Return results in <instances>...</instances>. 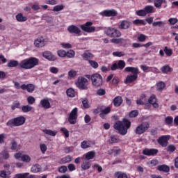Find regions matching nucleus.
Returning <instances> with one entry per match:
<instances>
[{
  "instance_id": "f257e3e1",
  "label": "nucleus",
  "mask_w": 178,
  "mask_h": 178,
  "mask_svg": "<svg viewBox=\"0 0 178 178\" xmlns=\"http://www.w3.org/2000/svg\"><path fill=\"white\" fill-rule=\"evenodd\" d=\"M37 65H38V58L34 57L22 60L19 63L16 60H10L7 63L8 67H17V66H19L21 69L26 70L33 69Z\"/></svg>"
},
{
  "instance_id": "f03ea898",
  "label": "nucleus",
  "mask_w": 178,
  "mask_h": 178,
  "mask_svg": "<svg viewBox=\"0 0 178 178\" xmlns=\"http://www.w3.org/2000/svg\"><path fill=\"white\" fill-rule=\"evenodd\" d=\"M131 122L127 119H124L122 122L118 121L114 124L113 127L115 130H118L122 136H126L127 134V130L131 127Z\"/></svg>"
},
{
  "instance_id": "7ed1b4c3",
  "label": "nucleus",
  "mask_w": 178,
  "mask_h": 178,
  "mask_svg": "<svg viewBox=\"0 0 178 178\" xmlns=\"http://www.w3.org/2000/svg\"><path fill=\"white\" fill-rule=\"evenodd\" d=\"M87 79H90L92 81V85L94 87H101L104 83V79H102V76L98 73L93 74L92 75L87 74L86 75Z\"/></svg>"
},
{
  "instance_id": "20e7f679",
  "label": "nucleus",
  "mask_w": 178,
  "mask_h": 178,
  "mask_svg": "<svg viewBox=\"0 0 178 178\" xmlns=\"http://www.w3.org/2000/svg\"><path fill=\"white\" fill-rule=\"evenodd\" d=\"M104 33L111 38H119V37H122V32L115 28L108 27L105 30Z\"/></svg>"
},
{
  "instance_id": "39448f33",
  "label": "nucleus",
  "mask_w": 178,
  "mask_h": 178,
  "mask_svg": "<svg viewBox=\"0 0 178 178\" xmlns=\"http://www.w3.org/2000/svg\"><path fill=\"white\" fill-rule=\"evenodd\" d=\"M26 122V118L19 116L14 119L10 120L7 122L8 126H22Z\"/></svg>"
},
{
  "instance_id": "423d86ee",
  "label": "nucleus",
  "mask_w": 178,
  "mask_h": 178,
  "mask_svg": "<svg viewBox=\"0 0 178 178\" xmlns=\"http://www.w3.org/2000/svg\"><path fill=\"white\" fill-rule=\"evenodd\" d=\"M148 129H149V124H148V122H143L136 127L135 134L138 136H141V134H144Z\"/></svg>"
},
{
  "instance_id": "0eeeda50",
  "label": "nucleus",
  "mask_w": 178,
  "mask_h": 178,
  "mask_svg": "<svg viewBox=\"0 0 178 178\" xmlns=\"http://www.w3.org/2000/svg\"><path fill=\"white\" fill-rule=\"evenodd\" d=\"M88 83V80L86 79L84 76L79 77L77 81L75 83L76 87L80 90H87V83Z\"/></svg>"
},
{
  "instance_id": "6e6552de",
  "label": "nucleus",
  "mask_w": 178,
  "mask_h": 178,
  "mask_svg": "<svg viewBox=\"0 0 178 178\" xmlns=\"http://www.w3.org/2000/svg\"><path fill=\"white\" fill-rule=\"evenodd\" d=\"M81 30L83 31H86V33H94L95 31V28L92 26V22H88L80 26Z\"/></svg>"
},
{
  "instance_id": "1a4fd4ad",
  "label": "nucleus",
  "mask_w": 178,
  "mask_h": 178,
  "mask_svg": "<svg viewBox=\"0 0 178 178\" xmlns=\"http://www.w3.org/2000/svg\"><path fill=\"white\" fill-rule=\"evenodd\" d=\"M68 122L70 124H76L77 123V108H74L70 113Z\"/></svg>"
},
{
  "instance_id": "9d476101",
  "label": "nucleus",
  "mask_w": 178,
  "mask_h": 178,
  "mask_svg": "<svg viewBox=\"0 0 178 178\" xmlns=\"http://www.w3.org/2000/svg\"><path fill=\"white\" fill-rule=\"evenodd\" d=\"M99 15L106 17H114L115 16H118V11L115 9L105 10L99 13Z\"/></svg>"
},
{
  "instance_id": "9b49d317",
  "label": "nucleus",
  "mask_w": 178,
  "mask_h": 178,
  "mask_svg": "<svg viewBox=\"0 0 178 178\" xmlns=\"http://www.w3.org/2000/svg\"><path fill=\"white\" fill-rule=\"evenodd\" d=\"M169 138H170V136L169 135L162 136L157 140V143L159 145H161V147H168V141H169Z\"/></svg>"
},
{
  "instance_id": "f8f14e48",
  "label": "nucleus",
  "mask_w": 178,
  "mask_h": 178,
  "mask_svg": "<svg viewBox=\"0 0 178 178\" xmlns=\"http://www.w3.org/2000/svg\"><path fill=\"white\" fill-rule=\"evenodd\" d=\"M47 44V41L43 37H39L34 40V45L36 48H42Z\"/></svg>"
},
{
  "instance_id": "ddd939ff",
  "label": "nucleus",
  "mask_w": 178,
  "mask_h": 178,
  "mask_svg": "<svg viewBox=\"0 0 178 178\" xmlns=\"http://www.w3.org/2000/svg\"><path fill=\"white\" fill-rule=\"evenodd\" d=\"M4 168L7 169V171L3 170L0 172V177L3 178H7L8 175H11L13 172V169H10V165L5 164ZM10 169V170H9Z\"/></svg>"
},
{
  "instance_id": "4468645a",
  "label": "nucleus",
  "mask_w": 178,
  "mask_h": 178,
  "mask_svg": "<svg viewBox=\"0 0 178 178\" xmlns=\"http://www.w3.org/2000/svg\"><path fill=\"white\" fill-rule=\"evenodd\" d=\"M42 56L44 59H47V60H50V62H54V60H56V56L52 54L51 51H46L42 53Z\"/></svg>"
},
{
  "instance_id": "2eb2a0df",
  "label": "nucleus",
  "mask_w": 178,
  "mask_h": 178,
  "mask_svg": "<svg viewBox=\"0 0 178 178\" xmlns=\"http://www.w3.org/2000/svg\"><path fill=\"white\" fill-rule=\"evenodd\" d=\"M81 56L83 60H88V62H90L91 59H94V54H92L90 50L85 51L84 53L82 54Z\"/></svg>"
},
{
  "instance_id": "dca6fc26",
  "label": "nucleus",
  "mask_w": 178,
  "mask_h": 178,
  "mask_svg": "<svg viewBox=\"0 0 178 178\" xmlns=\"http://www.w3.org/2000/svg\"><path fill=\"white\" fill-rule=\"evenodd\" d=\"M131 25V24L130 23V22L127 21V20H123L121 21L118 28L120 30H127V29L130 28V26Z\"/></svg>"
},
{
  "instance_id": "f3484780",
  "label": "nucleus",
  "mask_w": 178,
  "mask_h": 178,
  "mask_svg": "<svg viewBox=\"0 0 178 178\" xmlns=\"http://www.w3.org/2000/svg\"><path fill=\"white\" fill-rule=\"evenodd\" d=\"M109 113H111V107L102 106V111L99 113V116L102 119H105L106 118V115Z\"/></svg>"
},
{
  "instance_id": "a211bd4d",
  "label": "nucleus",
  "mask_w": 178,
  "mask_h": 178,
  "mask_svg": "<svg viewBox=\"0 0 178 178\" xmlns=\"http://www.w3.org/2000/svg\"><path fill=\"white\" fill-rule=\"evenodd\" d=\"M144 155H147V156H154L158 154V149H145L143 151Z\"/></svg>"
},
{
  "instance_id": "6ab92c4d",
  "label": "nucleus",
  "mask_w": 178,
  "mask_h": 178,
  "mask_svg": "<svg viewBox=\"0 0 178 178\" xmlns=\"http://www.w3.org/2000/svg\"><path fill=\"white\" fill-rule=\"evenodd\" d=\"M84 158L85 159H86V161L94 159V158H95V151H90L86 153L85 154L83 155L81 159H84Z\"/></svg>"
},
{
  "instance_id": "aec40b11",
  "label": "nucleus",
  "mask_w": 178,
  "mask_h": 178,
  "mask_svg": "<svg viewBox=\"0 0 178 178\" xmlns=\"http://www.w3.org/2000/svg\"><path fill=\"white\" fill-rule=\"evenodd\" d=\"M51 99L44 98L40 100V104L44 109H49L51 108V103L49 102Z\"/></svg>"
},
{
  "instance_id": "412c9836",
  "label": "nucleus",
  "mask_w": 178,
  "mask_h": 178,
  "mask_svg": "<svg viewBox=\"0 0 178 178\" xmlns=\"http://www.w3.org/2000/svg\"><path fill=\"white\" fill-rule=\"evenodd\" d=\"M22 90H26L28 92H33L35 90V86L33 84H23L21 86Z\"/></svg>"
},
{
  "instance_id": "4be33fe9",
  "label": "nucleus",
  "mask_w": 178,
  "mask_h": 178,
  "mask_svg": "<svg viewBox=\"0 0 178 178\" xmlns=\"http://www.w3.org/2000/svg\"><path fill=\"white\" fill-rule=\"evenodd\" d=\"M67 30L70 33H74V34H78V35H80V33H81L80 29L74 25L68 26Z\"/></svg>"
},
{
  "instance_id": "5701e85b",
  "label": "nucleus",
  "mask_w": 178,
  "mask_h": 178,
  "mask_svg": "<svg viewBox=\"0 0 178 178\" xmlns=\"http://www.w3.org/2000/svg\"><path fill=\"white\" fill-rule=\"evenodd\" d=\"M138 75H133V74L127 75V76L124 81V83H125V84L133 83V81H136V79H138Z\"/></svg>"
},
{
  "instance_id": "b1692460",
  "label": "nucleus",
  "mask_w": 178,
  "mask_h": 178,
  "mask_svg": "<svg viewBox=\"0 0 178 178\" xmlns=\"http://www.w3.org/2000/svg\"><path fill=\"white\" fill-rule=\"evenodd\" d=\"M125 72H130L133 75L138 76V68L135 67H127L124 68Z\"/></svg>"
},
{
  "instance_id": "393cba45",
  "label": "nucleus",
  "mask_w": 178,
  "mask_h": 178,
  "mask_svg": "<svg viewBox=\"0 0 178 178\" xmlns=\"http://www.w3.org/2000/svg\"><path fill=\"white\" fill-rule=\"evenodd\" d=\"M149 103L151 104L154 108H159V104L156 103V97L155 95H152L149 97Z\"/></svg>"
},
{
  "instance_id": "a878e982",
  "label": "nucleus",
  "mask_w": 178,
  "mask_h": 178,
  "mask_svg": "<svg viewBox=\"0 0 178 178\" xmlns=\"http://www.w3.org/2000/svg\"><path fill=\"white\" fill-rule=\"evenodd\" d=\"M81 168L82 170H88L91 168V163L87 160L82 162Z\"/></svg>"
},
{
  "instance_id": "bb28decb",
  "label": "nucleus",
  "mask_w": 178,
  "mask_h": 178,
  "mask_svg": "<svg viewBox=\"0 0 178 178\" xmlns=\"http://www.w3.org/2000/svg\"><path fill=\"white\" fill-rule=\"evenodd\" d=\"M16 20L19 22L20 23L23 22H26L27 20V17L24 16L23 13H18L16 16H15Z\"/></svg>"
},
{
  "instance_id": "cd10ccee",
  "label": "nucleus",
  "mask_w": 178,
  "mask_h": 178,
  "mask_svg": "<svg viewBox=\"0 0 178 178\" xmlns=\"http://www.w3.org/2000/svg\"><path fill=\"white\" fill-rule=\"evenodd\" d=\"M122 102L123 99L120 96H118L113 99V104L115 106H120Z\"/></svg>"
},
{
  "instance_id": "c85d7f7f",
  "label": "nucleus",
  "mask_w": 178,
  "mask_h": 178,
  "mask_svg": "<svg viewBox=\"0 0 178 178\" xmlns=\"http://www.w3.org/2000/svg\"><path fill=\"white\" fill-rule=\"evenodd\" d=\"M111 42H112V44H124V42H126V39L122 38H113L111 40Z\"/></svg>"
},
{
  "instance_id": "c756f323",
  "label": "nucleus",
  "mask_w": 178,
  "mask_h": 178,
  "mask_svg": "<svg viewBox=\"0 0 178 178\" xmlns=\"http://www.w3.org/2000/svg\"><path fill=\"white\" fill-rule=\"evenodd\" d=\"M119 141H120V139L115 135H112L108 140L110 144H116L119 143Z\"/></svg>"
},
{
  "instance_id": "7c9ffc66",
  "label": "nucleus",
  "mask_w": 178,
  "mask_h": 178,
  "mask_svg": "<svg viewBox=\"0 0 178 178\" xmlns=\"http://www.w3.org/2000/svg\"><path fill=\"white\" fill-rule=\"evenodd\" d=\"M157 169L160 172H165V173H168V172H169V170H170V168H169V166H168L166 165H159L157 167Z\"/></svg>"
},
{
  "instance_id": "2f4dec72",
  "label": "nucleus",
  "mask_w": 178,
  "mask_h": 178,
  "mask_svg": "<svg viewBox=\"0 0 178 178\" xmlns=\"http://www.w3.org/2000/svg\"><path fill=\"white\" fill-rule=\"evenodd\" d=\"M43 133H44V134H47V136H51V137H55V136L58 134V131H52L51 129H44Z\"/></svg>"
},
{
  "instance_id": "473e14b6",
  "label": "nucleus",
  "mask_w": 178,
  "mask_h": 178,
  "mask_svg": "<svg viewBox=\"0 0 178 178\" xmlns=\"http://www.w3.org/2000/svg\"><path fill=\"white\" fill-rule=\"evenodd\" d=\"M69 162H72V156L68 155L61 159L59 161V163H61L62 165H63L65 163H69Z\"/></svg>"
},
{
  "instance_id": "72a5a7b5",
  "label": "nucleus",
  "mask_w": 178,
  "mask_h": 178,
  "mask_svg": "<svg viewBox=\"0 0 178 178\" xmlns=\"http://www.w3.org/2000/svg\"><path fill=\"white\" fill-rule=\"evenodd\" d=\"M0 158L1 159H9V152L6 149L3 150L0 152Z\"/></svg>"
},
{
  "instance_id": "f704fd0d",
  "label": "nucleus",
  "mask_w": 178,
  "mask_h": 178,
  "mask_svg": "<svg viewBox=\"0 0 178 178\" xmlns=\"http://www.w3.org/2000/svg\"><path fill=\"white\" fill-rule=\"evenodd\" d=\"M145 95H141L140 97L138 100H136V104L138 105H144V104H145V102H147V100H145Z\"/></svg>"
},
{
  "instance_id": "c9c22d12",
  "label": "nucleus",
  "mask_w": 178,
  "mask_h": 178,
  "mask_svg": "<svg viewBox=\"0 0 178 178\" xmlns=\"http://www.w3.org/2000/svg\"><path fill=\"white\" fill-rule=\"evenodd\" d=\"M34 108L29 105L22 106V111L24 112V113H27L28 112H31Z\"/></svg>"
},
{
  "instance_id": "e433bc0d",
  "label": "nucleus",
  "mask_w": 178,
  "mask_h": 178,
  "mask_svg": "<svg viewBox=\"0 0 178 178\" xmlns=\"http://www.w3.org/2000/svg\"><path fill=\"white\" fill-rule=\"evenodd\" d=\"M114 176L116 178H129V177L127 176V174L123 172H116L114 174Z\"/></svg>"
},
{
  "instance_id": "4c0bfd02",
  "label": "nucleus",
  "mask_w": 178,
  "mask_h": 178,
  "mask_svg": "<svg viewBox=\"0 0 178 178\" xmlns=\"http://www.w3.org/2000/svg\"><path fill=\"white\" fill-rule=\"evenodd\" d=\"M161 70L162 73H164V74L170 73L172 71L170 66H169L168 65L163 66L161 67Z\"/></svg>"
},
{
  "instance_id": "58836bf2",
  "label": "nucleus",
  "mask_w": 178,
  "mask_h": 178,
  "mask_svg": "<svg viewBox=\"0 0 178 178\" xmlns=\"http://www.w3.org/2000/svg\"><path fill=\"white\" fill-rule=\"evenodd\" d=\"M165 87H166V85L165 84V82L160 81L156 83V90L157 91H162Z\"/></svg>"
},
{
  "instance_id": "ea45409f",
  "label": "nucleus",
  "mask_w": 178,
  "mask_h": 178,
  "mask_svg": "<svg viewBox=\"0 0 178 178\" xmlns=\"http://www.w3.org/2000/svg\"><path fill=\"white\" fill-rule=\"evenodd\" d=\"M31 172H33V173H38V172H41V165L38 164L33 165L31 168Z\"/></svg>"
},
{
  "instance_id": "a19ab883",
  "label": "nucleus",
  "mask_w": 178,
  "mask_h": 178,
  "mask_svg": "<svg viewBox=\"0 0 178 178\" xmlns=\"http://www.w3.org/2000/svg\"><path fill=\"white\" fill-rule=\"evenodd\" d=\"M133 24H136V26H138V24L145 26V24H147V22H145V19H135L133 21Z\"/></svg>"
},
{
  "instance_id": "79ce46f5",
  "label": "nucleus",
  "mask_w": 178,
  "mask_h": 178,
  "mask_svg": "<svg viewBox=\"0 0 178 178\" xmlns=\"http://www.w3.org/2000/svg\"><path fill=\"white\" fill-rule=\"evenodd\" d=\"M165 2V0H154V5L155 8H157L158 9H161L162 7V3Z\"/></svg>"
},
{
  "instance_id": "37998d69",
  "label": "nucleus",
  "mask_w": 178,
  "mask_h": 178,
  "mask_svg": "<svg viewBox=\"0 0 178 178\" xmlns=\"http://www.w3.org/2000/svg\"><path fill=\"white\" fill-rule=\"evenodd\" d=\"M21 161L26 163H29V162H31V157L29 154H23Z\"/></svg>"
},
{
  "instance_id": "c03bdc74",
  "label": "nucleus",
  "mask_w": 178,
  "mask_h": 178,
  "mask_svg": "<svg viewBox=\"0 0 178 178\" xmlns=\"http://www.w3.org/2000/svg\"><path fill=\"white\" fill-rule=\"evenodd\" d=\"M90 147H91V144H90L89 142L87 140H83L81 143V148H82L83 149H87V148H90Z\"/></svg>"
},
{
  "instance_id": "a18cd8bd",
  "label": "nucleus",
  "mask_w": 178,
  "mask_h": 178,
  "mask_svg": "<svg viewBox=\"0 0 178 178\" xmlns=\"http://www.w3.org/2000/svg\"><path fill=\"white\" fill-rule=\"evenodd\" d=\"M42 20H45L47 23H51L54 20V18L47 14H44L42 16Z\"/></svg>"
},
{
  "instance_id": "49530a36",
  "label": "nucleus",
  "mask_w": 178,
  "mask_h": 178,
  "mask_svg": "<svg viewBox=\"0 0 178 178\" xmlns=\"http://www.w3.org/2000/svg\"><path fill=\"white\" fill-rule=\"evenodd\" d=\"M155 9L154 8V6H147L145 7V12L147 13H154Z\"/></svg>"
},
{
  "instance_id": "de8ad7c7",
  "label": "nucleus",
  "mask_w": 178,
  "mask_h": 178,
  "mask_svg": "<svg viewBox=\"0 0 178 178\" xmlns=\"http://www.w3.org/2000/svg\"><path fill=\"white\" fill-rule=\"evenodd\" d=\"M63 9H65V6L62 4L57 5L53 8V12H60V10H63Z\"/></svg>"
},
{
  "instance_id": "09e8293b",
  "label": "nucleus",
  "mask_w": 178,
  "mask_h": 178,
  "mask_svg": "<svg viewBox=\"0 0 178 178\" xmlns=\"http://www.w3.org/2000/svg\"><path fill=\"white\" fill-rule=\"evenodd\" d=\"M66 94H67V97H70L71 98H73L74 97V89L69 88L66 91Z\"/></svg>"
},
{
  "instance_id": "8fccbe9b",
  "label": "nucleus",
  "mask_w": 178,
  "mask_h": 178,
  "mask_svg": "<svg viewBox=\"0 0 178 178\" xmlns=\"http://www.w3.org/2000/svg\"><path fill=\"white\" fill-rule=\"evenodd\" d=\"M89 65L93 68V69H98V63L97 61H94L92 60H90L88 61Z\"/></svg>"
},
{
  "instance_id": "3c124183",
  "label": "nucleus",
  "mask_w": 178,
  "mask_h": 178,
  "mask_svg": "<svg viewBox=\"0 0 178 178\" xmlns=\"http://www.w3.org/2000/svg\"><path fill=\"white\" fill-rule=\"evenodd\" d=\"M77 76V72L74 70H71L68 72V76L70 79H74V76Z\"/></svg>"
},
{
  "instance_id": "603ef678",
  "label": "nucleus",
  "mask_w": 178,
  "mask_h": 178,
  "mask_svg": "<svg viewBox=\"0 0 178 178\" xmlns=\"http://www.w3.org/2000/svg\"><path fill=\"white\" fill-rule=\"evenodd\" d=\"M136 15H137V16H141V17H144V16H147V13H145V10H138L136 11Z\"/></svg>"
},
{
  "instance_id": "864d4df0",
  "label": "nucleus",
  "mask_w": 178,
  "mask_h": 178,
  "mask_svg": "<svg viewBox=\"0 0 178 178\" xmlns=\"http://www.w3.org/2000/svg\"><path fill=\"white\" fill-rule=\"evenodd\" d=\"M140 69H142L143 72L145 73H148L150 72L151 67H148L147 65H140Z\"/></svg>"
},
{
  "instance_id": "5fc2aeb1",
  "label": "nucleus",
  "mask_w": 178,
  "mask_h": 178,
  "mask_svg": "<svg viewBox=\"0 0 178 178\" xmlns=\"http://www.w3.org/2000/svg\"><path fill=\"white\" fill-rule=\"evenodd\" d=\"M76 55V53L74 52V50L70 49L67 52H66L65 56H67V58H72Z\"/></svg>"
},
{
  "instance_id": "6e6d98bb",
  "label": "nucleus",
  "mask_w": 178,
  "mask_h": 178,
  "mask_svg": "<svg viewBox=\"0 0 178 178\" xmlns=\"http://www.w3.org/2000/svg\"><path fill=\"white\" fill-rule=\"evenodd\" d=\"M147 165L150 168H152L154 166H156V165H158V160H151V161L147 162Z\"/></svg>"
},
{
  "instance_id": "4d7b16f0",
  "label": "nucleus",
  "mask_w": 178,
  "mask_h": 178,
  "mask_svg": "<svg viewBox=\"0 0 178 178\" xmlns=\"http://www.w3.org/2000/svg\"><path fill=\"white\" fill-rule=\"evenodd\" d=\"M60 47H62V48H64V49H70V48H72V44L70 43H65V42H62L60 44Z\"/></svg>"
},
{
  "instance_id": "13d9d810",
  "label": "nucleus",
  "mask_w": 178,
  "mask_h": 178,
  "mask_svg": "<svg viewBox=\"0 0 178 178\" xmlns=\"http://www.w3.org/2000/svg\"><path fill=\"white\" fill-rule=\"evenodd\" d=\"M113 56L122 58V56H124V55H126V54H124V51H115V52H113Z\"/></svg>"
},
{
  "instance_id": "bf43d9fd",
  "label": "nucleus",
  "mask_w": 178,
  "mask_h": 178,
  "mask_svg": "<svg viewBox=\"0 0 178 178\" xmlns=\"http://www.w3.org/2000/svg\"><path fill=\"white\" fill-rule=\"evenodd\" d=\"M57 55L60 56V58H65V56H66V51L60 49L57 51Z\"/></svg>"
},
{
  "instance_id": "052dcab7",
  "label": "nucleus",
  "mask_w": 178,
  "mask_h": 178,
  "mask_svg": "<svg viewBox=\"0 0 178 178\" xmlns=\"http://www.w3.org/2000/svg\"><path fill=\"white\" fill-rule=\"evenodd\" d=\"M152 26L154 27H156V26H158L159 27H162V26H165V22L162 21L154 22L152 23Z\"/></svg>"
},
{
  "instance_id": "680f3d73",
  "label": "nucleus",
  "mask_w": 178,
  "mask_h": 178,
  "mask_svg": "<svg viewBox=\"0 0 178 178\" xmlns=\"http://www.w3.org/2000/svg\"><path fill=\"white\" fill-rule=\"evenodd\" d=\"M40 148L42 154H45V152H47V149H48V147H47V145H45L44 143H41L40 145Z\"/></svg>"
},
{
  "instance_id": "e2e57ef3",
  "label": "nucleus",
  "mask_w": 178,
  "mask_h": 178,
  "mask_svg": "<svg viewBox=\"0 0 178 178\" xmlns=\"http://www.w3.org/2000/svg\"><path fill=\"white\" fill-rule=\"evenodd\" d=\"M27 102L29 104V105H33L34 102H35V98L33 96H29L27 97Z\"/></svg>"
},
{
  "instance_id": "0e129e2a",
  "label": "nucleus",
  "mask_w": 178,
  "mask_h": 178,
  "mask_svg": "<svg viewBox=\"0 0 178 178\" xmlns=\"http://www.w3.org/2000/svg\"><path fill=\"white\" fill-rule=\"evenodd\" d=\"M167 151L168 152H175V151H176V146H175L174 145H168L167 147Z\"/></svg>"
},
{
  "instance_id": "69168bd1",
  "label": "nucleus",
  "mask_w": 178,
  "mask_h": 178,
  "mask_svg": "<svg viewBox=\"0 0 178 178\" xmlns=\"http://www.w3.org/2000/svg\"><path fill=\"white\" fill-rule=\"evenodd\" d=\"M166 124H172L173 123V118L168 116L165 118Z\"/></svg>"
},
{
  "instance_id": "338daca9",
  "label": "nucleus",
  "mask_w": 178,
  "mask_h": 178,
  "mask_svg": "<svg viewBox=\"0 0 178 178\" xmlns=\"http://www.w3.org/2000/svg\"><path fill=\"white\" fill-rule=\"evenodd\" d=\"M118 66L119 69H124V66H126V63L122 60H120L118 61Z\"/></svg>"
},
{
  "instance_id": "774afa93",
  "label": "nucleus",
  "mask_w": 178,
  "mask_h": 178,
  "mask_svg": "<svg viewBox=\"0 0 178 178\" xmlns=\"http://www.w3.org/2000/svg\"><path fill=\"white\" fill-rule=\"evenodd\" d=\"M29 176V173H24V174H17L15 175V178H26Z\"/></svg>"
}]
</instances>
